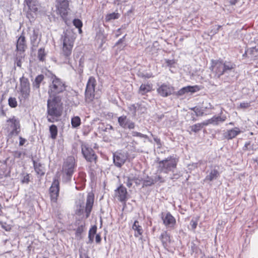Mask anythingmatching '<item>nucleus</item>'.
Returning a JSON list of instances; mask_svg holds the SVG:
<instances>
[{
  "label": "nucleus",
  "instance_id": "31",
  "mask_svg": "<svg viewBox=\"0 0 258 258\" xmlns=\"http://www.w3.org/2000/svg\"><path fill=\"white\" fill-rule=\"evenodd\" d=\"M248 51L252 60L258 59V45L248 48Z\"/></svg>",
  "mask_w": 258,
  "mask_h": 258
},
{
  "label": "nucleus",
  "instance_id": "7",
  "mask_svg": "<svg viewBox=\"0 0 258 258\" xmlns=\"http://www.w3.org/2000/svg\"><path fill=\"white\" fill-rule=\"evenodd\" d=\"M76 166V161L74 157L69 156L65 160L62 168V180L64 181L69 182L71 180Z\"/></svg>",
  "mask_w": 258,
  "mask_h": 258
},
{
  "label": "nucleus",
  "instance_id": "39",
  "mask_svg": "<svg viewBox=\"0 0 258 258\" xmlns=\"http://www.w3.org/2000/svg\"><path fill=\"white\" fill-rule=\"evenodd\" d=\"M45 55L44 48H41L38 50V57L40 61H43L44 60Z\"/></svg>",
  "mask_w": 258,
  "mask_h": 258
},
{
  "label": "nucleus",
  "instance_id": "43",
  "mask_svg": "<svg viewBox=\"0 0 258 258\" xmlns=\"http://www.w3.org/2000/svg\"><path fill=\"white\" fill-rule=\"evenodd\" d=\"M73 24L77 28H78L79 29V31L81 32V28L83 26V23L82 22V21L80 20V19H75L74 20H73Z\"/></svg>",
  "mask_w": 258,
  "mask_h": 258
},
{
  "label": "nucleus",
  "instance_id": "63",
  "mask_svg": "<svg viewBox=\"0 0 258 258\" xmlns=\"http://www.w3.org/2000/svg\"><path fill=\"white\" fill-rule=\"evenodd\" d=\"M237 0H229V2L231 5H235L236 3H237Z\"/></svg>",
  "mask_w": 258,
  "mask_h": 258
},
{
  "label": "nucleus",
  "instance_id": "64",
  "mask_svg": "<svg viewBox=\"0 0 258 258\" xmlns=\"http://www.w3.org/2000/svg\"><path fill=\"white\" fill-rule=\"evenodd\" d=\"M219 32L218 29H214V30H212L211 31V33H213V34H215Z\"/></svg>",
  "mask_w": 258,
  "mask_h": 258
},
{
  "label": "nucleus",
  "instance_id": "1",
  "mask_svg": "<svg viewBox=\"0 0 258 258\" xmlns=\"http://www.w3.org/2000/svg\"><path fill=\"white\" fill-rule=\"evenodd\" d=\"M67 85L64 81L53 75L51 78V83L48 87V93L51 99L62 100L67 102L68 91Z\"/></svg>",
  "mask_w": 258,
  "mask_h": 258
},
{
  "label": "nucleus",
  "instance_id": "46",
  "mask_svg": "<svg viewBox=\"0 0 258 258\" xmlns=\"http://www.w3.org/2000/svg\"><path fill=\"white\" fill-rule=\"evenodd\" d=\"M85 225H81L79 226L76 229V235L77 236H80L84 230Z\"/></svg>",
  "mask_w": 258,
  "mask_h": 258
},
{
  "label": "nucleus",
  "instance_id": "19",
  "mask_svg": "<svg viewBox=\"0 0 258 258\" xmlns=\"http://www.w3.org/2000/svg\"><path fill=\"white\" fill-rule=\"evenodd\" d=\"M127 194L126 188L122 185H120L115 190V196L117 199L121 202H126L127 200Z\"/></svg>",
  "mask_w": 258,
  "mask_h": 258
},
{
  "label": "nucleus",
  "instance_id": "42",
  "mask_svg": "<svg viewBox=\"0 0 258 258\" xmlns=\"http://www.w3.org/2000/svg\"><path fill=\"white\" fill-rule=\"evenodd\" d=\"M132 179H133V181L134 182L137 186L140 185L142 182L143 179L141 177H140L139 176H134L133 175H131Z\"/></svg>",
  "mask_w": 258,
  "mask_h": 258
},
{
  "label": "nucleus",
  "instance_id": "54",
  "mask_svg": "<svg viewBox=\"0 0 258 258\" xmlns=\"http://www.w3.org/2000/svg\"><path fill=\"white\" fill-rule=\"evenodd\" d=\"M21 182L23 183H28L29 182V175L28 174H27L26 175L24 176L21 180Z\"/></svg>",
  "mask_w": 258,
  "mask_h": 258
},
{
  "label": "nucleus",
  "instance_id": "18",
  "mask_svg": "<svg viewBox=\"0 0 258 258\" xmlns=\"http://www.w3.org/2000/svg\"><path fill=\"white\" fill-rule=\"evenodd\" d=\"M118 122L119 125L123 128L133 129L135 126V123L124 115L119 117L118 118Z\"/></svg>",
  "mask_w": 258,
  "mask_h": 258
},
{
  "label": "nucleus",
  "instance_id": "12",
  "mask_svg": "<svg viewBox=\"0 0 258 258\" xmlns=\"http://www.w3.org/2000/svg\"><path fill=\"white\" fill-rule=\"evenodd\" d=\"M161 218L163 224L168 228L172 229L176 224L175 218L169 212H162L161 214Z\"/></svg>",
  "mask_w": 258,
  "mask_h": 258
},
{
  "label": "nucleus",
  "instance_id": "61",
  "mask_svg": "<svg viewBox=\"0 0 258 258\" xmlns=\"http://www.w3.org/2000/svg\"><path fill=\"white\" fill-rule=\"evenodd\" d=\"M80 258H89V257L86 253H81L80 254Z\"/></svg>",
  "mask_w": 258,
  "mask_h": 258
},
{
  "label": "nucleus",
  "instance_id": "14",
  "mask_svg": "<svg viewBox=\"0 0 258 258\" xmlns=\"http://www.w3.org/2000/svg\"><path fill=\"white\" fill-rule=\"evenodd\" d=\"M127 152H116L113 155V162L118 167H121L128 158Z\"/></svg>",
  "mask_w": 258,
  "mask_h": 258
},
{
  "label": "nucleus",
  "instance_id": "11",
  "mask_svg": "<svg viewBox=\"0 0 258 258\" xmlns=\"http://www.w3.org/2000/svg\"><path fill=\"white\" fill-rule=\"evenodd\" d=\"M20 92L22 97L24 99H27L29 97L30 93V84L29 80L23 76L20 79Z\"/></svg>",
  "mask_w": 258,
  "mask_h": 258
},
{
  "label": "nucleus",
  "instance_id": "55",
  "mask_svg": "<svg viewBox=\"0 0 258 258\" xmlns=\"http://www.w3.org/2000/svg\"><path fill=\"white\" fill-rule=\"evenodd\" d=\"M165 62L167 66L171 67L174 63V60L173 59H165Z\"/></svg>",
  "mask_w": 258,
  "mask_h": 258
},
{
  "label": "nucleus",
  "instance_id": "58",
  "mask_svg": "<svg viewBox=\"0 0 258 258\" xmlns=\"http://www.w3.org/2000/svg\"><path fill=\"white\" fill-rule=\"evenodd\" d=\"M126 36V34L124 35L122 38L119 39L117 42L115 44V45H119L120 44L122 43L124 41V39H125V38Z\"/></svg>",
  "mask_w": 258,
  "mask_h": 258
},
{
  "label": "nucleus",
  "instance_id": "24",
  "mask_svg": "<svg viewBox=\"0 0 258 258\" xmlns=\"http://www.w3.org/2000/svg\"><path fill=\"white\" fill-rule=\"evenodd\" d=\"M33 164L35 171L37 175L40 176H43L45 172V169L44 166L41 163L37 162L34 160H32Z\"/></svg>",
  "mask_w": 258,
  "mask_h": 258
},
{
  "label": "nucleus",
  "instance_id": "33",
  "mask_svg": "<svg viewBox=\"0 0 258 258\" xmlns=\"http://www.w3.org/2000/svg\"><path fill=\"white\" fill-rule=\"evenodd\" d=\"M96 231L97 226L96 225L92 226L89 230L88 234L89 240L87 243H92L93 242L94 235L96 234Z\"/></svg>",
  "mask_w": 258,
  "mask_h": 258
},
{
  "label": "nucleus",
  "instance_id": "59",
  "mask_svg": "<svg viewBox=\"0 0 258 258\" xmlns=\"http://www.w3.org/2000/svg\"><path fill=\"white\" fill-rule=\"evenodd\" d=\"M101 238L99 234H97L95 236V241L96 243H99L101 242Z\"/></svg>",
  "mask_w": 258,
  "mask_h": 258
},
{
  "label": "nucleus",
  "instance_id": "53",
  "mask_svg": "<svg viewBox=\"0 0 258 258\" xmlns=\"http://www.w3.org/2000/svg\"><path fill=\"white\" fill-rule=\"evenodd\" d=\"M250 106V102H243L240 103L239 106L241 108H247Z\"/></svg>",
  "mask_w": 258,
  "mask_h": 258
},
{
  "label": "nucleus",
  "instance_id": "45",
  "mask_svg": "<svg viewBox=\"0 0 258 258\" xmlns=\"http://www.w3.org/2000/svg\"><path fill=\"white\" fill-rule=\"evenodd\" d=\"M198 220L197 219H192L190 222L189 225L191 227V230L194 231L197 228L198 225Z\"/></svg>",
  "mask_w": 258,
  "mask_h": 258
},
{
  "label": "nucleus",
  "instance_id": "4",
  "mask_svg": "<svg viewBox=\"0 0 258 258\" xmlns=\"http://www.w3.org/2000/svg\"><path fill=\"white\" fill-rule=\"evenodd\" d=\"M235 66L231 61L222 59L212 60L210 69L215 74V77L219 79L225 74L234 72Z\"/></svg>",
  "mask_w": 258,
  "mask_h": 258
},
{
  "label": "nucleus",
  "instance_id": "60",
  "mask_svg": "<svg viewBox=\"0 0 258 258\" xmlns=\"http://www.w3.org/2000/svg\"><path fill=\"white\" fill-rule=\"evenodd\" d=\"M121 34V29L119 28L117 30L116 33L115 34L116 37H118Z\"/></svg>",
  "mask_w": 258,
  "mask_h": 258
},
{
  "label": "nucleus",
  "instance_id": "23",
  "mask_svg": "<svg viewBox=\"0 0 258 258\" xmlns=\"http://www.w3.org/2000/svg\"><path fill=\"white\" fill-rule=\"evenodd\" d=\"M211 118L212 124L215 126L220 125L223 123L227 119L225 115L223 114L222 111L218 115H214Z\"/></svg>",
  "mask_w": 258,
  "mask_h": 258
},
{
  "label": "nucleus",
  "instance_id": "8",
  "mask_svg": "<svg viewBox=\"0 0 258 258\" xmlns=\"http://www.w3.org/2000/svg\"><path fill=\"white\" fill-rule=\"evenodd\" d=\"M96 85L95 78L93 76L90 77L87 83L85 92V101L88 103L92 102L95 98V88Z\"/></svg>",
  "mask_w": 258,
  "mask_h": 258
},
{
  "label": "nucleus",
  "instance_id": "29",
  "mask_svg": "<svg viewBox=\"0 0 258 258\" xmlns=\"http://www.w3.org/2000/svg\"><path fill=\"white\" fill-rule=\"evenodd\" d=\"M29 9L33 12L38 11V2L37 0H25Z\"/></svg>",
  "mask_w": 258,
  "mask_h": 258
},
{
  "label": "nucleus",
  "instance_id": "37",
  "mask_svg": "<svg viewBox=\"0 0 258 258\" xmlns=\"http://www.w3.org/2000/svg\"><path fill=\"white\" fill-rule=\"evenodd\" d=\"M50 137L52 139H55L57 135V128L54 124H52L49 127Z\"/></svg>",
  "mask_w": 258,
  "mask_h": 258
},
{
  "label": "nucleus",
  "instance_id": "51",
  "mask_svg": "<svg viewBox=\"0 0 258 258\" xmlns=\"http://www.w3.org/2000/svg\"><path fill=\"white\" fill-rule=\"evenodd\" d=\"M129 109L133 112L134 114H136L137 111L138 110V106L137 104H132L129 107Z\"/></svg>",
  "mask_w": 258,
  "mask_h": 258
},
{
  "label": "nucleus",
  "instance_id": "38",
  "mask_svg": "<svg viewBox=\"0 0 258 258\" xmlns=\"http://www.w3.org/2000/svg\"><path fill=\"white\" fill-rule=\"evenodd\" d=\"M189 128H190L191 132H192L195 133L199 132L203 128L202 125L200 123L195 124L190 126Z\"/></svg>",
  "mask_w": 258,
  "mask_h": 258
},
{
  "label": "nucleus",
  "instance_id": "34",
  "mask_svg": "<svg viewBox=\"0 0 258 258\" xmlns=\"http://www.w3.org/2000/svg\"><path fill=\"white\" fill-rule=\"evenodd\" d=\"M143 186L142 187L150 186L155 184V180L153 179V177L147 176V177L142 180Z\"/></svg>",
  "mask_w": 258,
  "mask_h": 258
},
{
  "label": "nucleus",
  "instance_id": "41",
  "mask_svg": "<svg viewBox=\"0 0 258 258\" xmlns=\"http://www.w3.org/2000/svg\"><path fill=\"white\" fill-rule=\"evenodd\" d=\"M131 134L133 137H138L141 138H145L146 139H148L149 140V141L151 142V140L149 139L148 136L146 135H144L141 133L135 132V131H133L131 133Z\"/></svg>",
  "mask_w": 258,
  "mask_h": 258
},
{
  "label": "nucleus",
  "instance_id": "57",
  "mask_svg": "<svg viewBox=\"0 0 258 258\" xmlns=\"http://www.w3.org/2000/svg\"><path fill=\"white\" fill-rule=\"evenodd\" d=\"M152 135L153 137H154V141L159 147H160L161 146V142L160 139L157 137L154 136L153 135Z\"/></svg>",
  "mask_w": 258,
  "mask_h": 258
},
{
  "label": "nucleus",
  "instance_id": "2",
  "mask_svg": "<svg viewBox=\"0 0 258 258\" xmlns=\"http://www.w3.org/2000/svg\"><path fill=\"white\" fill-rule=\"evenodd\" d=\"M63 100L48 99L47 101L46 118L49 122L58 121L63 111Z\"/></svg>",
  "mask_w": 258,
  "mask_h": 258
},
{
  "label": "nucleus",
  "instance_id": "5",
  "mask_svg": "<svg viewBox=\"0 0 258 258\" xmlns=\"http://www.w3.org/2000/svg\"><path fill=\"white\" fill-rule=\"evenodd\" d=\"M179 158L173 155L158 162V170L160 173H168L173 172L176 168Z\"/></svg>",
  "mask_w": 258,
  "mask_h": 258
},
{
  "label": "nucleus",
  "instance_id": "56",
  "mask_svg": "<svg viewBox=\"0 0 258 258\" xmlns=\"http://www.w3.org/2000/svg\"><path fill=\"white\" fill-rule=\"evenodd\" d=\"M19 146H23L26 142V140L21 136L19 137Z\"/></svg>",
  "mask_w": 258,
  "mask_h": 258
},
{
  "label": "nucleus",
  "instance_id": "17",
  "mask_svg": "<svg viewBox=\"0 0 258 258\" xmlns=\"http://www.w3.org/2000/svg\"><path fill=\"white\" fill-rule=\"evenodd\" d=\"M41 34H39L38 29H34L33 33L30 36L31 44L32 45V49L35 50L38 46V44L41 40Z\"/></svg>",
  "mask_w": 258,
  "mask_h": 258
},
{
  "label": "nucleus",
  "instance_id": "52",
  "mask_svg": "<svg viewBox=\"0 0 258 258\" xmlns=\"http://www.w3.org/2000/svg\"><path fill=\"white\" fill-rule=\"evenodd\" d=\"M203 128L205 126H207L209 124H212L211 118L208 119L200 123Z\"/></svg>",
  "mask_w": 258,
  "mask_h": 258
},
{
  "label": "nucleus",
  "instance_id": "47",
  "mask_svg": "<svg viewBox=\"0 0 258 258\" xmlns=\"http://www.w3.org/2000/svg\"><path fill=\"white\" fill-rule=\"evenodd\" d=\"M137 106H138V110L140 111L141 113H144L147 110L146 106L142 104H138V103Z\"/></svg>",
  "mask_w": 258,
  "mask_h": 258
},
{
  "label": "nucleus",
  "instance_id": "16",
  "mask_svg": "<svg viewBox=\"0 0 258 258\" xmlns=\"http://www.w3.org/2000/svg\"><path fill=\"white\" fill-rule=\"evenodd\" d=\"M174 91V88L170 85L162 84L158 89L157 92L162 97H167L170 95Z\"/></svg>",
  "mask_w": 258,
  "mask_h": 258
},
{
  "label": "nucleus",
  "instance_id": "22",
  "mask_svg": "<svg viewBox=\"0 0 258 258\" xmlns=\"http://www.w3.org/2000/svg\"><path fill=\"white\" fill-rule=\"evenodd\" d=\"M241 133L240 129L238 127H235L232 129L227 130L223 133L224 139L227 140H232L236 137Z\"/></svg>",
  "mask_w": 258,
  "mask_h": 258
},
{
  "label": "nucleus",
  "instance_id": "49",
  "mask_svg": "<svg viewBox=\"0 0 258 258\" xmlns=\"http://www.w3.org/2000/svg\"><path fill=\"white\" fill-rule=\"evenodd\" d=\"M154 180H155V183L157 182H159L160 183H162L164 182V180L163 179L161 176L157 175L153 177Z\"/></svg>",
  "mask_w": 258,
  "mask_h": 258
},
{
  "label": "nucleus",
  "instance_id": "9",
  "mask_svg": "<svg viewBox=\"0 0 258 258\" xmlns=\"http://www.w3.org/2000/svg\"><path fill=\"white\" fill-rule=\"evenodd\" d=\"M55 8L57 14L64 20L70 10L69 0H55Z\"/></svg>",
  "mask_w": 258,
  "mask_h": 258
},
{
  "label": "nucleus",
  "instance_id": "44",
  "mask_svg": "<svg viewBox=\"0 0 258 258\" xmlns=\"http://www.w3.org/2000/svg\"><path fill=\"white\" fill-rule=\"evenodd\" d=\"M191 110L195 112L196 116H202L204 115V111L197 107L192 108Z\"/></svg>",
  "mask_w": 258,
  "mask_h": 258
},
{
  "label": "nucleus",
  "instance_id": "35",
  "mask_svg": "<svg viewBox=\"0 0 258 258\" xmlns=\"http://www.w3.org/2000/svg\"><path fill=\"white\" fill-rule=\"evenodd\" d=\"M120 14L118 13H112L107 14L105 17V20L106 22H109L112 20L117 19L119 18Z\"/></svg>",
  "mask_w": 258,
  "mask_h": 258
},
{
  "label": "nucleus",
  "instance_id": "30",
  "mask_svg": "<svg viewBox=\"0 0 258 258\" xmlns=\"http://www.w3.org/2000/svg\"><path fill=\"white\" fill-rule=\"evenodd\" d=\"M25 53L16 52V57L15 59V63L17 66L21 68L22 66V60L24 59Z\"/></svg>",
  "mask_w": 258,
  "mask_h": 258
},
{
  "label": "nucleus",
  "instance_id": "50",
  "mask_svg": "<svg viewBox=\"0 0 258 258\" xmlns=\"http://www.w3.org/2000/svg\"><path fill=\"white\" fill-rule=\"evenodd\" d=\"M250 145V142H246L245 143V145H244V146L243 147V149L244 150H248V149H251V150H253V145H252L251 146Z\"/></svg>",
  "mask_w": 258,
  "mask_h": 258
},
{
  "label": "nucleus",
  "instance_id": "28",
  "mask_svg": "<svg viewBox=\"0 0 258 258\" xmlns=\"http://www.w3.org/2000/svg\"><path fill=\"white\" fill-rule=\"evenodd\" d=\"M152 89V85L149 84H142L139 89V94L144 95L146 93L151 91Z\"/></svg>",
  "mask_w": 258,
  "mask_h": 258
},
{
  "label": "nucleus",
  "instance_id": "48",
  "mask_svg": "<svg viewBox=\"0 0 258 258\" xmlns=\"http://www.w3.org/2000/svg\"><path fill=\"white\" fill-rule=\"evenodd\" d=\"M125 183H126V186L128 187H131L132 186L133 181V179H132V177L131 176V175L127 177L126 181L125 182Z\"/></svg>",
  "mask_w": 258,
  "mask_h": 258
},
{
  "label": "nucleus",
  "instance_id": "27",
  "mask_svg": "<svg viewBox=\"0 0 258 258\" xmlns=\"http://www.w3.org/2000/svg\"><path fill=\"white\" fill-rule=\"evenodd\" d=\"M132 229L134 230V236L136 237H139L142 236L143 233V229L142 227L139 225V222L138 220H135L132 225Z\"/></svg>",
  "mask_w": 258,
  "mask_h": 258
},
{
  "label": "nucleus",
  "instance_id": "6",
  "mask_svg": "<svg viewBox=\"0 0 258 258\" xmlns=\"http://www.w3.org/2000/svg\"><path fill=\"white\" fill-rule=\"evenodd\" d=\"M94 197L92 193H89L87 195L86 206L84 203L79 200L77 203L76 214L81 216L84 212L86 213V218L89 217L94 204Z\"/></svg>",
  "mask_w": 258,
  "mask_h": 258
},
{
  "label": "nucleus",
  "instance_id": "26",
  "mask_svg": "<svg viewBox=\"0 0 258 258\" xmlns=\"http://www.w3.org/2000/svg\"><path fill=\"white\" fill-rule=\"evenodd\" d=\"M161 240L162 245L164 248H167L169 246L171 243V239L170 235L167 233V231H164L161 233L159 237Z\"/></svg>",
  "mask_w": 258,
  "mask_h": 258
},
{
  "label": "nucleus",
  "instance_id": "15",
  "mask_svg": "<svg viewBox=\"0 0 258 258\" xmlns=\"http://www.w3.org/2000/svg\"><path fill=\"white\" fill-rule=\"evenodd\" d=\"M7 122H11L12 131L9 134V136H17L20 132V124L19 120L14 116L12 118L7 120Z\"/></svg>",
  "mask_w": 258,
  "mask_h": 258
},
{
  "label": "nucleus",
  "instance_id": "13",
  "mask_svg": "<svg viewBox=\"0 0 258 258\" xmlns=\"http://www.w3.org/2000/svg\"><path fill=\"white\" fill-rule=\"evenodd\" d=\"M59 183L57 179H54L49 188V193L51 201L56 203L59 195Z\"/></svg>",
  "mask_w": 258,
  "mask_h": 258
},
{
  "label": "nucleus",
  "instance_id": "40",
  "mask_svg": "<svg viewBox=\"0 0 258 258\" xmlns=\"http://www.w3.org/2000/svg\"><path fill=\"white\" fill-rule=\"evenodd\" d=\"M9 105L12 108H15L17 106V101L15 97H10L8 99Z\"/></svg>",
  "mask_w": 258,
  "mask_h": 258
},
{
  "label": "nucleus",
  "instance_id": "10",
  "mask_svg": "<svg viewBox=\"0 0 258 258\" xmlns=\"http://www.w3.org/2000/svg\"><path fill=\"white\" fill-rule=\"evenodd\" d=\"M81 152L85 159L90 162H96L97 156L95 151L89 146L86 144L81 145Z\"/></svg>",
  "mask_w": 258,
  "mask_h": 258
},
{
  "label": "nucleus",
  "instance_id": "3",
  "mask_svg": "<svg viewBox=\"0 0 258 258\" xmlns=\"http://www.w3.org/2000/svg\"><path fill=\"white\" fill-rule=\"evenodd\" d=\"M75 39L74 35L72 32L68 30L63 31L61 37V41L63 45L61 55L64 57V63H70Z\"/></svg>",
  "mask_w": 258,
  "mask_h": 258
},
{
  "label": "nucleus",
  "instance_id": "62",
  "mask_svg": "<svg viewBox=\"0 0 258 258\" xmlns=\"http://www.w3.org/2000/svg\"><path fill=\"white\" fill-rule=\"evenodd\" d=\"M247 54H249V51H248V49H247L245 51V52L242 55V57H246L247 56Z\"/></svg>",
  "mask_w": 258,
  "mask_h": 258
},
{
  "label": "nucleus",
  "instance_id": "20",
  "mask_svg": "<svg viewBox=\"0 0 258 258\" xmlns=\"http://www.w3.org/2000/svg\"><path fill=\"white\" fill-rule=\"evenodd\" d=\"M201 87L198 85L187 86L180 89L177 93L178 96H182L185 93L190 92L194 93L200 91Z\"/></svg>",
  "mask_w": 258,
  "mask_h": 258
},
{
  "label": "nucleus",
  "instance_id": "36",
  "mask_svg": "<svg viewBox=\"0 0 258 258\" xmlns=\"http://www.w3.org/2000/svg\"><path fill=\"white\" fill-rule=\"evenodd\" d=\"M81 121L80 118L78 116H74L71 119V124L72 127L77 128L81 124Z\"/></svg>",
  "mask_w": 258,
  "mask_h": 258
},
{
  "label": "nucleus",
  "instance_id": "21",
  "mask_svg": "<svg viewBox=\"0 0 258 258\" xmlns=\"http://www.w3.org/2000/svg\"><path fill=\"white\" fill-rule=\"evenodd\" d=\"M27 48L26 41L25 36L22 34L18 39L16 44V51L25 53Z\"/></svg>",
  "mask_w": 258,
  "mask_h": 258
},
{
  "label": "nucleus",
  "instance_id": "32",
  "mask_svg": "<svg viewBox=\"0 0 258 258\" xmlns=\"http://www.w3.org/2000/svg\"><path fill=\"white\" fill-rule=\"evenodd\" d=\"M44 79L43 75H38L35 79L34 81L33 82V87L36 89H39L41 83Z\"/></svg>",
  "mask_w": 258,
  "mask_h": 258
},
{
  "label": "nucleus",
  "instance_id": "25",
  "mask_svg": "<svg viewBox=\"0 0 258 258\" xmlns=\"http://www.w3.org/2000/svg\"><path fill=\"white\" fill-rule=\"evenodd\" d=\"M208 174L205 178V181H212L216 180L220 175L219 172L215 167L211 169L210 170L208 171Z\"/></svg>",
  "mask_w": 258,
  "mask_h": 258
}]
</instances>
